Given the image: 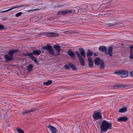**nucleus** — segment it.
I'll list each match as a JSON object with an SVG mask.
<instances>
[{"mask_svg": "<svg viewBox=\"0 0 133 133\" xmlns=\"http://www.w3.org/2000/svg\"><path fill=\"white\" fill-rule=\"evenodd\" d=\"M112 129V124L111 123L108 122L105 120H103L102 122L100 125L101 131L106 132L108 129Z\"/></svg>", "mask_w": 133, "mask_h": 133, "instance_id": "1", "label": "nucleus"}, {"mask_svg": "<svg viewBox=\"0 0 133 133\" xmlns=\"http://www.w3.org/2000/svg\"><path fill=\"white\" fill-rule=\"evenodd\" d=\"M114 74L120 76L122 77H125L129 75L128 72L124 70H121L115 72Z\"/></svg>", "mask_w": 133, "mask_h": 133, "instance_id": "2", "label": "nucleus"}, {"mask_svg": "<svg viewBox=\"0 0 133 133\" xmlns=\"http://www.w3.org/2000/svg\"><path fill=\"white\" fill-rule=\"evenodd\" d=\"M42 49L44 50H47L50 54L55 55L54 51L51 45L47 44L45 46L42 47Z\"/></svg>", "mask_w": 133, "mask_h": 133, "instance_id": "3", "label": "nucleus"}, {"mask_svg": "<svg viewBox=\"0 0 133 133\" xmlns=\"http://www.w3.org/2000/svg\"><path fill=\"white\" fill-rule=\"evenodd\" d=\"M73 11L71 10L68 9L66 10L59 11L57 12V15H64L69 13H71Z\"/></svg>", "mask_w": 133, "mask_h": 133, "instance_id": "4", "label": "nucleus"}, {"mask_svg": "<svg viewBox=\"0 0 133 133\" xmlns=\"http://www.w3.org/2000/svg\"><path fill=\"white\" fill-rule=\"evenodd\" d=\"M54 48L55 49V50L56 51V53L57 54L55 55L54 56L59 55H60L61 51L60 47V46L58 44L55 45L54 46Z\"/></svg>", "mask_w": 133, "mask_h": 133, "instance_id": "5", "label": "nucleus"}, {"mask_svg": "<svg viewBox=\"0 0 133 133\" xmlns=\"http://www.w3.org/2000/svg\"><path fill=\"white\" fill-rule=\"evenodd\" d=\"M113 49V46H110L108 48V51H106L105 52V54L107 55H109L110 57H111L112 55V49Z\"/></svg>", "mask_w": 133, "mask_h": 133, "instance_id": "6", "label": "nucleus"}, {"mask_svg": "<svg viewBox=\"0 0 133 133\" xmlns=\"http://www.w3.org/2000/svg\"><path fill=\"white\" fill-rule=\"evenodd\" d=\"M93 117L96 119L101 118L102 117L100 112H94L93 115Z\"/></svg>", "mask_w": 133, "mask_h": 133, "instance_id": "7", "label": "nucleus"}, {"mask_svg": "<svg viewBox=\"0 0 133 133\" xmlns=\"http://www.w3.org/2000/svg\"><path fill=\"white\" fill-rule=\"evenodd\" d=\"M128 120V118L127 117L124 116L120 117L117 119V121L119 122H125L127 121Z\"/></svg>", "mask_w": 133, "mask_h": 133, "instance_id": "8", "label": "nucleus"}, {"mask_svg": "<svg viewBox=\"0 0 133 133\" xmlns=\"http://www.w3.org/2000/svg\"><path fill=\"white\" fill-rule=\"evenodd\" d=\"M19 50L18 49H11L10 50L8 53V54L9 56H10L12 57L13 56V54H14L16 53V52H18Z\"/></svg>", "mask_w": 133, "mask_h": 133, "instance_id": "9", "label": "nucleus"}, {"mask_svg": "<svg viewBox=\"0 0 133 133\" xmlns=\"http://www.w3.org/2000/svg\"><path fill=\"white\" fill-rule=\"evenodd\" d=\"M48 128L52 133H56L57 130L55 127L51 125H48Z\"/></svg>", "mask_w": 133, "mask_h": 133, "instance_id": "10", "label": "nucleus"}, {"mask_svg": "<svg viewBox=\"0 0 133 133\" xmlns=\"http://www.w3.org/2000/svg\"><path fill=\"white\" fill-rule=\"evenodd\" d=\"M4 57L6 62H8L10 61L13 59L12 57L8 54L5 55Z\"/></svg>", "mask_w": 133, "mask_h": 133, "instance_id": "11", "label": "nucleus"}, {"mask_svg": "<svg viewBox=\"0 0 133 133\" xmlns=\"http://www.w3.org/2000/svg\"><path fill=\"white\" fill-rule=\"evenodd\" d=\"M67 54L68 55L70 56L73 59V58L75 57V54L70 49H69L68 52Z\"/></svg>", "mask_w": 133, "mask_h": 133, "instance_id": "12", "label": "nucleus"}, {"mask_svg": "<svg viewBox=\"0 0 133 133\" xmlns=\"http://www.w3.org/2000/svg\"><path fill=\"white\" fill-rule=\"evenodd\" d=\"M48 36L54 37L58 35V33L55 32H48L46 34Z\"/></svg>", "mask_w": 133, "mask_h": 133, "instance_id": "13", "label": "nucleus"}, {"mask_svg": "<svg viewBox=\"0 0 133 133\" xmlns=\"http://www.w3.org/2000/svg\"><path fill=\"white\" fill-rule=\"evenodd\" d=\"M79 50L80 52L81 55L83 57H85V52L84 49L82 48H79Z\"/></svg>", "mask_w": 133, "mask_h": 133, "instance_id": "14", "label": "nucleus"}, {"mask_svg": "<svg viewBox=\"0 0 133 133\" xmlns=\"http://www.w3.org/2000/svg\"><path fill=\"white\" fill-rule=\"evenodd\" d=\"M88 61H89V66L90 68L92 67L93 66V63L92 58L90 57H88Z\"/></svg>", "mask_w": 133, "mask_h": 133, "instance_id": "15", "label": "nucleus"}, {"mask_svg": "<svg viewBox=\"0 0 133 133\" xmlns=\"http://www.w3.org/2000/svg\"><path fill=\"white\" fill-rule=\"evenodd\" d=\"M99 50L100 51L102 52H104L105 53L106 51H107V49L105 46H102L99 47Z\"/></svg>", "mask_w": 133, "mask_h": 133, "instance_id": "16", "label": "nucleus"}, {"mask_svg": "<svg viewBox=\"0 0 133 133\" xmlns=\"http://www.w3.org/2000/svg\"><path fill=\"white\" fill-rule=\"evenodd\" d=\"M27 6L26 5V4H22L21 5H17L16 6H15L13 7H12L11 8L12 9H15L17 8H25L27 7Z\"/></svg>", "mask_w": 133, "mask_h": 133, "instance_id": "17", "label": "nucleus"}, {"mask_svg": "<svg viewBox=\"0 0 133 133\" xmlns=\"http://www.w3.org/2000/svg\"><path fill=\"white\" fill-rule=\"evenodd\" d=\"M128 85H124L123 84H120L118 85H114V86L113 87V89H117L118 88H120L122 87H125V86H128Z\"/></svg>", "mask_w": 133, "mask_h": 133, "instance_id": "18", "label": "nucleus"}, {"mask_svg": "<svg viewBox=\"0 0 133 133\" xmlns=\"http://www.w3.org/2000/svg\"><path fill=\"white\" fill-rule=\"evenodd\" d=\"M31 54L33 55H39L41 53L40 50H34L32 52H31Z\"/></svg>", "mask_w": 133, "mask_h": 133, "instance_id": "19", "label": "nucleus"}, {"mask_svg": "<svg viewBox=\"0 0 133 133\" xmlns=\"http://www.w3.org/2000/svg\"><path fill=\"white\" fill-rule=\"evenodd\" d=\"M101 60L98 57L97 58L94 60V63L97 65H98L100 64Z\"/></svg>", "mask_w": 133, "mask_h": 133, "instance_id": "20", "label": "nucleus"}, {"mask_svg": "<svg viewBox=\"0 0 133 133\" xmlns=\"http://www.w3.org/2000/svg\"><path fill=\"white\" fill-rule=\"evenodd\" d=\"M36 110L34 108H32L30 110H28L25 111L24 112H23L22 113V115H24L26 114H27L29 113L30 112H32Z\"/></svg>", "mask_w": 133, "mask_h": 133, "instance_id": "21", "label": "nucleus"}, {"mask_svg": "<svg viewBox=\"0 0 133 133\" xmlns=\"http://www.w3.org/2000/svg\"><path fill=\"white\" fill-rule=\"evenodd\" d=\"M99 64L100 68L101 69H104L105 67V64L103 60H101Z\"/></svg>", "mask_w": 133, "mask_h": 133, "instance_id": "22", "label": "nucleus"}, {"mask_svg": "<svg viewBox=\"0 0 133 133\" xmlns=\"http://www.w3.org/2000/svg\"><path fill=\"white\" fill-rule=\"evenodd\" d=\"M127 110V109L125 107H124L118 110V111L119 112L122 113L124 112H126Z\"/></svg>", "mask_w": 133, "mask_h": 133, "instance_id": "23", "label": "nucleus"}, {"mask_svg": "<svg viewBox=\"0 0 133 133\" xmlns=\"http://www.w3.org/2000/svg\"><path fill=\"white\" fill-rule=\"evenodd\" d=\"M33 55L31 54L29 58H31L33 61L36 63H37L38 62L36 58Z\"/></svg>", "mask_w": 133, "mask_h": 133, "instance_id": "24", "label": "nucleus"}, {"mask_svg": "<svg viewBox=\"0 0 133 133\" xmlns=\"http://www.w3.org/2000/svg\"><path fill=\"white\" fill-rule=\"evenodd\" d=\"M79 59V60L80 63L82 66H84L85 65V61L84 59L82 57Z\"/></svg>", "mask_w": 133, "mask_h": 133, "instance_id": "25", "label": "nucleus"}, {"mask_svg": "<svg viewBox=\"0 0 133 133\" xmlns=\"http://www.w3.org/2000/svg\"><path fill=\"white\" fill-rule=\"evenodd\" d=\"M52 81L51 80H49L46 82H43V84L44 85H48L52 83Z\"/></svg>", "mask_w": 133, "mask_h": 133, "instance_id": "26", "label": "nucleus"}, {"mask_svg": "<svg viewBox=\"0 0 133 133\" xmlns=\"http://www.w3.org/2000/svg\"><path fill=\"white\" fill-rule=\"evenodd\" d=\"M33 66L31 64H29L27 67V69L29 72H30L32 70Z\"/></svg>", "mask_w": 133, "mask_h": 133, "instance_id": "27", "label": "nucleus"}, {"mask_svg": "<svg viewBox=\"0 0 133 133\" xmlns=\"http://www.w3.org/2000/svg\"><path fill=\"white\" fill-rule=\"evenodd\" d=\"M93 52L92 51L89 49L88 50L87 53L86 54L87 56H91L92 55Z\"/></svg>", "mask_w": 133, "mask_h": 133, "instance_id": "28", "label": "nucleus"}, {"mask_svg": "<svg viewBox=\"0 0 133 133\" xmlns=\"http://www.w3.org/2000/svg\"><path fill=\"white\" fill-rule=\"evenodd\" d=\"M70 67L72 68L73 70H75L76 69V67L74 64L70 63Z\"/></svg>", "mask_w": 133, "mask_h": 133, "instance_id": "29", "label": "nucleus"}, {"mask_svg": "<svg viewBox=\"0 0 133 133\" xmlns=\"http://www.w3.org/2000/svg\"><path fill=\"white\" fill-rule=\"evenodd\" d=\"M70 63H69L68 65H65L64 66V67L65 69L68 70L69 69L70 67Z\"/></svg>", "mask_w": 133, "mask_h": 133, "instance_id": "30", "label": "nucleus"}, {"mask_svg": "<svg viewBox=\"0 0 133 133\" xmlns=\"http://www.w3.org/2000/svg\"><path fill=\"white\" fill-rule=\"evenodd\" d=\"M17 130L19 133H24V131L20 128H17Z\"/></svg>", "mask_w": 133, "mask_h": 133, "instance_id": "31", "label": "nucleus"}, {"mask_svg": "<svg viewBox=\"0 0 133 133\" xmlns=\"http://www.w3.org/2000/svg\"><path fill=\"white\" fill-rule=\"evenodd\" d=\"M117 24L116 23H109L108 24H106L108 25L109 26H112L113 25H116Z\"/></svg>", "mask_w": 133, "mask_h": 133, "instance_id": "32", "label": "nucleus"}, {"mask_svg": "<svg viewBox=\"0 0 133 133\" xmlns=\"http://www.w3.org/2000/svg\"><path fill=\"white\" fill-rule=\"evenodd\" d=\"M76 55L79 59L82 57L80 55L78 51H77L76 52Z\"/></svg>", "mask_w": 133, "mask_h": 133, "instance_id": "33", "label": "nucleus"}, {"mask_svg": "<svg viewBox=\"0 0 133 133\" xmlns=\"http://www.w3.org/2000/svg\"><path fill=\"white\" fill-rule=\"evenodd\" d=\"M31 53H29L28 52L26 54L23 53V55H24L25 56H29V57H30V55H31Z\"/></svg>", "mask_w": 133, "mask_h": 133, "instance_id": "34", "label": "nucleus"}, {"mask_svg": "<svg viewBox=\"0 0 133 133\" xmlns=\"http://www.w3.org/2000/svg\"><path fill=\"white\" fill-rule=\"evenodd\" d=\"M22 14V12H20L16 14L15 15V16L16 17H18L21 16Z\"/></svg>", "mask_w": 133, "mask_h": 133, "instance_id": "35", "label": "nucleus"}, {"mask_svg": "<svg viewBox=\"0 0 133 133\" xmlns=\"http://www.w3.org/2000/svg\"><path fill=\"white\" fill-rule=\"evenodd\" d=\"M106 1H103L102 2V5H101V6H104V7L106 5H107V4H106V5H105V4H106Z\"/></svg>", "mask_w": 133, "mask_h": 133, "instance_id": "36", "label": "nucleus"}, {"mask_svg": "<svg viewBox=\"0 0 133 133\" xmlns=\"http://www.w3.org/2000/svg\"><path fill=\"white\" fill-rule=\"evenodd\" d=\"M72 33V31H65L64 32V34H69V33Z\"/></svg>", "mask_w": 133, "mask_h": 133, "instance_id": "37", "label": "nucleus"}, {"mask_svg": "<svg viewBox=\"0 0 133 133\" xmlns=\"http://www.w3.org/2000/svg\"><path fill=\"white\" fill-rule=\"evenodd\" d=\"M4 29H5L4 26L2 24H0V30H2Z\"/></svg>", "mask_w": 133, "mask_h": 133, "instance_id": "38", "label": "nucleus"}, {"mask_svg": "<svg viewBox=\"0 0 133 133\" xmlns=\"http://www.w3.org/2000/svg\"><path fill=\"white\" fill-rule=\"evenodd\" d=\"M130 76L133 77V71H131L129 72Z\"/></svg>", "mask_w": 133, "mask_h": 133, "instance_id": "39", "label": "nucleus"}, {"mask_svg": "<svg viewBox=\"0 0 133 133\" xmlns=\"http://www.w3.org/2000/svg\"><path fill=\"white\" fill-rule=\"evenodd\" d=\"M39 10L38 9H34L33 10H26V11L28 12H29V11H36V10Z\"/></svg>", "mask_w": 133, "mask_h": 133, "instance_id": "40", "label": "nucleus"}, {"mask_svg": "<svg viewBox=\"0 0 133 133\" xmlns=\"http://www.w3.org/2000/svg\"><path fill=\"white\" fill-rule=\"evenodd\" d=\"M129 58L131 59H132L133 58V53L130 54Z\"/></svg>", "mask_w": 133, "mask_h": 133, "instance_id": "41", "label": "nucleus"}, {"mask_svg": "<svg viewBox=\"0 0 133 133\" xmlns=\"http://www.w3.org/2000/svg\"><path fill=\"white\" fill-rule=\"evenodd\" d=\"M12 9H8V10H6L1 11V12H7V11H9L10 10H12Z\"/></svg>", "mask_w": 133, "mask_h": 133, "instance_id": "42", "label": "nucleus"}, {"mask_svg": "<svg viewBox=\"0 0 133 133\" xmlns=\"http://www.w3.org/2000/svg\"><path fill=\"white\" fill-rule=\"evenodd\" d=\"M5 104V106H6L7 105V104L6 102V101H5V102H2V104Z\"/></svg>", "mask_w": 133, "mask_h": 133, "instance_id": "43", "label": "nucleus"}, {"mask_svg": "<svg viewBox=\"0 0 133 133\" xmlns=\"http://www.w3.org/2000/svg\"><path fill=\"white\" fill-rule=\"evenodd\" d=\"M130 49H133V45H131L129 46Z\"/></svg>", "mask_w": 133, "mask_h": 133, "instance_id": "44", "label": "nucleus"}, {"mask_svg": "<svg viewBox=\"0 0 133 133\" xmlns=\"http://www.w3.org/2000/svg\"><path fill=\"white\" fill-rule=\"evenodd\" d=\"M130 54L133 53L132 49H130Z\"/></svg>", "mask_w": 133, "mask_h": 133, "instance_id": "45", "label": "nucleus"}, {"mask_svg": "<svg viewBox=\"0 0 133 133\" xmlns=\"http://www.w3.org/2000/svg\"><path fill=\"white\" fill-rule=\"evenodd\" d=\"M94 56H96L97 55V54L95 53H94Z\"/></svg>", "mask_w": 133, "mask_h": 133, "instance_id": "46", "label": "nucleus"}, {"mask_svg": "<svg viewBox=\"0 0 133 133\" xmlns=\"http://www.w3.org/2000/svg\"><path fill=\"white\" fill-rule=\"evenodd\" d=\"M10 124H8L7 125V127H10Z\"/></svg>", "mask_w": 133, "mask_h": 133, "instance_id": "47", "label": "nucleus"}, {"mask_svg": "<svg viewBox=\"0 0 133 133\" xmlns=\"http://www.w3.org/2000/svg\"><path fill=\"white\" fill-rule=\"evenodd\" d=\"M72 10L73 11V12H74L75 11V10Z\"/></svg>", "mask_w": 133, "mask_h": 133, "instance_id": "48", "label": "nucleus"}]
</instances>
